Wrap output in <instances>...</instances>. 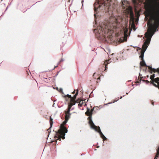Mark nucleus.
Instances as JSON below:
<instances>
[{
  "label": "nucleus",
  "instance_id": "1",
  "mask_svg": "<svg viewBox=\"0 0 159 159\" xmlns=\"http://www.w3.org/2000/svg\"><path fill=\"white\" fill-rule=\"evenodd\" d=\"M145 8L147 16L154 20L153 23L152 20H149L148 30L154 33L159 26V4L152 5L147 4L145 5Z\"/></svg>",
  "mask_w": 159,
  "mask_h": 159
},
{
  "label": "nucleus",
  "instance_id": "2",
  "mask_svg": "<svg viewBox=\"0 0 159 159\" xmlns=\"http://www.w3.org/2000/svg\"><path fill=\"white\" fill-rule=\"evenodd\" d=\"M154 33V32L151 31L149 30H148L147 32L145 33V36L146 38V39L143 45V50L141 51V55L139 56V57L141 58V60H144V52L149 44L151 38Z\"/></svg>",
  "mask_w": 159,
  "mask_h": 159
},
{
  "label": "nucleus",
  "instance_id": "3",
  "mask_svg": "<svg viewBox=\"0 0 159 159\" xmlns=\"http://www.w3.org/2000/svg\"><path fill=\"white\" fill-rule=\"evenodd\" d=\"M68 120H66L63 122V123L61 125V128L59 129L58 131V137H57V139L56 142L57 143V140H61V139H65V134L67 132V130L66 128L64 126V125H65L67 123Z\"/></svg>",
  "mask_w": 159,
  "mask_h": 159
},
{
  "label": "nucleus",
  "instance_id": "4",
  "mask_svg": "<svg viewBox=\"0 0 159 159\" xmlns=\"http://www.w3.org/2000/svg\"><path fill=\"white\" fill-rule=\"evenodd\" d=\"M93 110V109L90 110L89 109H88L85 112V114L87 116H89L88 118V120H89V123L90 125V127H96V125L94 124L92 120V115Z\"/></svg>",
  "mask_w": 159,
  "mask_h": 159
},
{
  "label": "nucleus",
  "instance_id": "5",
  "mask_svg": "<svg viewBox=\"0 0 159 159\" xmlns=\"http://www.w3.org/2000/svg\"><path fill=\"white\" fill-rule=\"evenodd\" d=\"M96 127H91L92 128L94 129L95 130L97 131L100 134L101 137L102 138H103L105 136L101 132L100 128L99 126H96Z\"/></svg>",
  "mask_w": 159,
  "mask_h": 159
},
{
  "label": "nucleus",
  "instance_id": "6",
  "mask_svg": "<svg viewBox=\"0 0 159 159\" xmlns=\"http://www.w3.org/2000/svg\"><path fill=\"white\" fill-rule=\"evenodd\" d=\"M75 102H71V101H70V102L68 103V105L67 108V110L68 112H70V109L75 104Z\"/></svg>",
  "mask_w": 159,
  "mask_h": 159
},
{
  "label": "nucleus",
  "instance_id": "7",
  "mask_svg": "<svg viewBox=\"0 0 159 159\" xmlns=\"http://www.w3.org/2000/svg\"><path fill=\"white\" fill-rule=\"evenodd\" d=\"M70 112H68V111H65V119H66V120H68L70 117L71 114Z\"/></svg>",
  "mask_w": 159,
  "mask_h": 159
},
{
  "label": "nucleus",
  "instance_id": "8",
  "mask_svg": "<svg viewBox=\"0 0 159 159\" xmlns=\"http://www.w3.org/2000/svg\"><path fill=\"white\" fill-rule=\"evenodd\" d=\"M78 94V92H77L75 94L74 96L73 97H72V98H71V99H70V101H71V102H75V103L76 102H78V101L77 100V101L76 102L75 100L76 98V96Z\"/></svg>",
  "mask_w": 159,
  "mask_h": 159
},
{
  "label": "nucleus",
  "instance_id": "9",
  "mask_svg": "<svg viewBox=\"0 0 159 159\" xmlns=\"http://www.w3.org/2000/svg\"><path fill=\"white\" fill-rule=\"evenodd\" d=\"M49 122H50V128L49 129H48V130H47V131L49 133L50 132H51L50 129L52 127L53 124V119L51 118V116H50V118Z\"/></svg>",
  "mask_w": 159,
  "mask_h": 159
},
{
  "label": "nucleus",
  "instance_id": "10",
  "mask_svg": "<svg viewBox=\"0 0 159 159\" xmlns=\"http://www.w3.org/2000/svg\"><path fill=\"white\" fill-rule=\"evenodd\" d=\"M155 82L156 83H157L158 84L159 83V78L157 77L154 79V80H153V81H152L151 83L153 84L156 87H157V85L154 83L153 82Z\"/></svg>",
  "mask_w": 159,
  "mask_h": 159
},
{
  "label": "nucleus",
  "instance_id": "11",
  "mask_svg": "<svg viewBox=\"0 0 159 159\" xmlns=\"http://www.w3.org/2000/svg\"><path fill=\"white\" fill-rule=\"evenodd\" d=\"M129 15H130V19L133 20L134 19V14H133V11L131 9L130 10Z\"/></svg>",
  "mask_w": 159,
  "mask_h": 159
},
{
  "label": "nucleus",
  "instance_id": "12",
  "mask_svg": "<svg viewBox=\"0 0 159 159\" xmlns=\"http://www.w3.org/2000/svg\"><path fill=\"white\" fill-rule=\"evenodd\" d=\"M142 61L140 62V64L141 66H147V65L146 64L144 60H142Z\"/></svg>",
  "mask_w": 159,
  "mask_h": 159
},
{
  "label": "nucleus",
  "instance_id": "13",
  "mask_svg": "<svg viewBox=\"0 0 159 159\" xmlns=\"http://www.w3.org/2000/svg\"><path fill=\"white\" fill-rule=\"evenodd\" d=\"M146 67H147L151 71H152L153 72H154V73H155L156 72V69L152 68V67L151 66H147Z\"/></svg>",
  "mask_w": 159,
  "mask_h": 159
},
{
  "label": "nucleus",
  "instance_id": "14",
  "mask_svg": "<svg viewBox=\"0 0 159 159\" xmlns=\"http://www.w3.org/2000/svg\"><path fill=\"white\" fill-rule=\"evenodd\" d=\"M109 60H106L104 63L103 65L105 66V70H106L107 68V65L109 63Z\"/></svg>",
  "mask_w": 159,
  "mask_h": 159
},
{
  "label": "nucleus",
  "instance_id": "15",
  "mask_svg": "<svg viewBox=\"0 0 159 159\" xmlns=\"http://www.w3.org/2000/svg\"><path fill=\"white\" fill-rule=\"evenodd\" d=\"M157 154L154 159H157V158L159 157V147L157 150Z\"/></svg>",
  "mask_w": 159,
  "mask_h": 159
},
{
  "label": "nucleus",
  "instance_id": "16",
  "mask_svg": "<svg viewBox=\"0 0 159 159\" xmlns=\"http://www.w3.org/2000/svg\"><path fill=\"white\" fill-rule=\"evenodd\" d=\"M133 3L135 5L138 4V2H139L140 0H132Z\"/></svg>",
  "mask_w": 159,
  "mask_h": 159
},
{
  "label": "nucleus",
  "instance_id": "17",
  "mask_svg": "<svg viewBox=\"0 0 159 159\" xmlns=\"http://www.w3.org/2000/svg\"><path fill=\"white\" fill-rule=\"evenodd\" d=\"M154 77L155 75L154 74L152 75H151L150 79H151V80H152V81H153V80H154Z\"/></svg>",
  "mask_w": 159,
  "mask_h": 159
},
{
  "label": "nucleus",
  "instance_id": "18",
  "mask_svg": "<svg viewBox=\"0 0 159 159\" xmlns=\"http://www.w3.org/2000/svg\"><path fill=\"white\" fill-rule=\"evenodd\" d=\"M127 30H126L124 32V36H125V35H127Z\"/></svg>",
  "mask_w": 159,
  "mask_h": 159
},
{
  "label": "nucleus",
  "instance_id": "19",
  "mask_svg": "<svg viewBox=\"0 0 159 159\" xmlns=\"http://www.w3.org/2000/svg\"><path fill=\"white\" fill-rule=\"evenodd\" d=\"M67 96L69 98H70V99H71V98H72V97L71 96V95H67Z\"/></svg>",
  "mask_w": 159,
  "mask_h": 159
},
{
  "label": "nucleus",
  "instance_id": "20",
  "mask_svg": "<svg viewBox=\"0 0 159 159\" xmlns=\"http://www.w3.org/2000/svg\"><path fill=\"white\" fill-rule=\"evenodd\" d=\"M102 139H103V141L106 140L107 139V138L105 136Z\"/></svg>",
  "mask_w": 159,
  "mask_h": 159
},
{
  "label": "nucleus",
  "instance_id": "21",
  "mask_svg": "<svg viewBox=\"0 0 159 159\" xmlns=\"http://www.w3.org/2000/svg\"><path fill=\"white\" fill-rule=\"evenodd\" d=\"M156 72H157L159 73V68L156 70Z\"/></svg>",
  "mask_w": 159,
  "mask_h": 159
},
{
  "label": "nucleus",
  "instance_id": "22",
  "mask_svg": "<svg viewBox=\"0 0 159 159\" xmlns=\"http://www.w3.org/2000/svg\"><path fill=\"white\" fill-rule=\"evenodd\" d=\"M95 75H96V73H94L93 74V77L95 79H96V77H95Z\"/></svg>",
  "mask_w": 159,
  "mask_h": 159
},
{
  "label": "nucleus",
  "instance_id": "23",
  "mask_svg": "<svg viewBox=\"0 0 159 159\" xmlns=\"http://www.w3.org/2000/svg\"><path fill=\"white\" fill-rule=\"evenodd\" d=\"M79 106H80V107L82 106V104H81L80 103L78 104Z\"/></svg>",
  "mask_w": 159,
  "mask_h": 159
},
{
  "label": "nucleus",
  "instance_id": "24",
  "mask_svg": "<svg viewBox=\"0 0 159 159\" xmlns=\"http://www.w3.org/2000/svg\"><path fill=\"white\" fill-rule=\"evenodd\" d=\"M97 9V8L95 7H95H94V10L95 11H96V10Z\"/></svg>",
  "mask_w": 159,
  "mask_h": 159
},
{
  "label": "nucleus",
  "instance_id": "25",
  "mask_svg": "<svg viewBox=\"0 0 159 159\" xmlns=\"http://www.w3.org/2000/svg\"><path fill=\"white\" fill-rule=\"evenodd\" d=\"M100 79V77H98V78H97V80H98V79Z\"/></svg>",
  "mask_w": 159,
  "mask_h": 159
},
{
  "label": "nucleus",
  "instance_id": "26",
  "mask_svg": "<svg viewBox=\"0 0 159 159\" xmlns=\"http://www.w3.org/2000/svg\"><path fill=\"white\" fill-rule=\"evenodd\" d=\"M146 81L148 83H149V81H148V80H146Z\"/></svg>",
  "mask_w": 159,
  "mask_h": 159
},
{
  "label": "nucleus",
  "instance_id": "27",
  "mask_svg": "<svg viewBox=\"0 0 159 159\" xmlns=\"http://www.w3.org/2000/svg\"><path fill=\"white\" fill-rule=\"evenodd\" d=\"M75 93V91H74L73 93Z\"/></svg>",
  "mask_w": 159,
  "mask_h": 159
},
{
  "label": "nucleus",
  "instance_id": "28",
  "mask_svg": "<svg viewBox=\"0 0 159 159\" xmlns=\"http://www.w3.org/2000/svg\"><path fill=\"white\" fill-rule=\"evenodd\" d=\"M100 6H99L98 7H99V8H100Z\"/></svg>",
  "mask_w": 159,
  "mask_h": 159
}]
</instances>
